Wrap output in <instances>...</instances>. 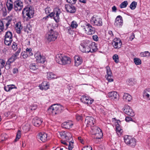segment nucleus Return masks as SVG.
Here are the masks:
<instances>
[{"label":"nucleus","mask_w":150,"mask_h":150,"mask_svg":"<svg viewBox=\"0 0 150 150\" xmlns=\"http://www.w3.org/2000/svg\"><path fill=\"white\" fill-rule=\"evenodd\" d=\"M51 9L50 7H47L45 9V12L50 17L53 16L55 21L58 22L59 20V15L61 13V10L58 8L54 9V12H51Z\"/></svg>","instance_id":"nucleus-1"},{"label":"nucleus","mask_w":150,"mask_h":150,"mask_svg":"<svg viewBox=\"0 0 150 150\" xmlns=\"http://www.w3.org/2000/svg\"><path fill=\"white\" fill-rule=\"evenodd\" d=\"M93 45L91 42L88 41H85L81 44L79 48L81 51L83 52H92L94 51L93 49L92 48V45Z\"/></svg>","instance_id":"nucleus-2"},{"label":"nucleus","mask_w":150,"mask_h":150,"mask_svg":"<svg viewBox=\"0 0 150 150\" xmlns=\"http://www.w3.org/2000/svg\"><path fill=\"white\" fill-rule=\"evenodd\" d=\"M63 108L61 105L54 104L48 109V111L50 112H51L52 115H55L60 113Z\"/></svg>","instance_id":"nucleus-3"},{"label":"nucleus","mask_w":150,"mask_h":150,"mask_svg":"<svg viewBox=\"0 0 150 150\" xmlns=\"http://www.w3.org/2000/svg\"><path fill=\"white\" fill-rule=\"evenodd\" d=\"M57 33L51 29L46 35L45 39L46 41L49 42L54 41L57 39Z\"/></svg>","instance_id":"nucleus-4"},{"label":"nucleus","mask_w":150,"mask_h":150,"mask_svg":"<svg viewBox=\"0 0 150 150\" xmlns=\"http://www.w3.org/2000/svg\"><path fill=\"white\" fill-rule=\"evenodd\" d=\"M125 142L127 145L132 147H134L136 145L135 139L130 136L125 135L124 137Z\"/></svg>","instance_id":"nucleus-5"},{"label":"nucleus","mask_w":150,"mask_h":150,"mask_svg":"<svg viewBox=\"0 0 150 150\" xmlns=\"http://www.w3.org/2000/svg\"><path fill=\"white\" fill-rule=\"evenodd\" d=\"M91 23L93 25L100 26L102 25V19L98 16H94L91 19Z\"/></svg>","instance_id":"nucleus-6"},{"label":"nucleus","mask_w":150,"mask_h":150,"mask_svg":"<svg viewBox=\"0 0 150 150\" xmlns=\"http://www.w3.org/2000/svg\"><path fill=\"white\" fill-rule=\"evenodd\" d=\"M36 61L38 63H44L46 61L45 58L44 56L42 55L40 52H37L34 54Z\"/></svg>","instance_id":"nucleus-7"},{"label":"nucleus","mask_w":150,"mask_h":150,"mask_svg":"<svg viewBox=\"0 0 150 150\" xmlns=\"http://www.w3.org/2000/svg\"><path fill=\"white\" fill-rule=\"evenodd\" d=\"M14 10L16 11H19L23 8V2L21 0H16L14 3Z\"/></svg>","instance_id":"nucleus-8"},{"label":"nucleus","mask_w":150,"mask_h":150,"mask_svg":"<svg viewBox=\"0 0 150 150\" xmlns=\"http://www.w3.org/2000/svg\"><path fill=\"white\" fill-rule=\"evenodd\" d=\"M122 110L127 115L133 116L134 115L133 110L131 107L128 105H125L123 108Z\"/></svg>","instance_id":"nucleus-9"},{"label":"nucleus","mask_w":150,"mask_h":150,"mask_svg":"<svg viewBox=\"0 0 150 150\" xmlns=\"http://www.w3.org/2000/svg\"><path fill=\"white\" fill-rule=\"evenodd\" d=\"M85 122L88 127H93L96 123L95 120L92 116L86 117Z\"/></svg>","instance_id":"nucleus-10"},{"label":"nucleus","mask_w":150,"mask_h":150,"mask_svg":"<svg viewBox=\"0 0 150 150\" xmlns=\"http://www.w3.org/2000/svg\"><path fill=\"white\" fill-rule=\"evenodd\" d=\"M108 96L111 100L116 101L119 99V95L115 91H112L109 93Z\"/></svg>","instance_id":"nucleus-11"},{"label":"nucleus","mask_w":150,"mask_h":150,"mask_svg":"<svg viewBox=\"0 0 150 150\" xmlns=\"http://www.w3.org/2000/svg\"><path fill=\"white\" fill-rule=\"evenodd\" d=\"M34 13L33 11L29 8H24L22 12L23 16L25 17L26 16L28 17H31V16H33Z\"/></svg>","instance_id":"nucleus-12"},{"label":"nucleus","mask_w":150,"mask_h":150,"mask_svg":"<svg viewBox=\"0 0 150 150\" xmlns=\"http://www.w3.org/2000/svg\"><path fill=\"white\" fill-rule=\"evenodd\" d=\"M112 44L115 48L119 49L121 47L122 43L120 39L115 38L113 40Z\"/></svg>","instance_id":"nucleus-13"},{"label":"nucleus","mask_w":150,"mask_h":150,"mask_svg":"<svg viewBox=\"0 0 150 150\" xmlns=\"http://www.w3.org/2000/svg\"><path fill=\"white\" fill-rule=\"evenodd\" d=\"M106 73L107 75L105 76V77L108 80L109 82L113 81V79L112 78V74L110 68L108 66H107L106 67Z\"/></svg>","instance_id":"nucleus-14"},{"label":"nucleus","mask_w":150,"mask_h":150,"mask_svg":"<svg viewBox=\"0 0 150 150\" xmlns=\"http://www.w3.org/2000/svg\"><path fill=\"white\" fill-rule=\"evenodd\" d=\"M37 138L39 140H40L42 142H45L47 140V135L45 132H40L38 135Z\"/></svg>","instance_id":"nucleus-15"},{"label":"nucleus","mask_w":150,"mask_h":150,"mask_svg":"<svg viewBox=\"0 0 150 150\" xmlns=\"http://www.w3.org/2000/svg\"><path fill=\"white\" fill-rule=\"evenodd\" d=\"M80 100L82 103L87 104L88 105L91 104L93 101V100H90L87 97L84 96H83L81 97Z\"/></svg>","instance_id":"nucleus-16"},{"label":"nucleus","mask_w":150,"mask_h":150,"mask_svg":"<svg viewBox=\"0 0 150 150\" xmlns=\"http://www.w3.org/2000/svg\"><path fill=\"white\" fill-rule=\"evenodd\" d=\"M42 121V120L36 117H34L32 120V122L33 123L34 125L36 127H39L41 125Z\"/></svg>","instance_id":"nucleus-17"},{"label":"nucleus","mask_w":150,"mask_h":150,"mask_svg":"<svg viewBox=\"0 0 150 150\" xmlns=\"http://www.w3.org/2000/svg\"><path fill=\"white\" fill-rule=\"evenodd\" d=\"M123 22L122 17L120 16H118L115 19V25L117 27L121 26Z\"/></svg>","instance_id":"nucleus-18"},{"label":"nucleus","mask_w":150,"mask_h":150,"mask_svg":"<svg viewBox=\"0 0 150 150\" xmlns=\"http://www.w3.org/2000/svg\"><path fill=\"white\" fill-rule=\"evenodd\" d=\"M65 8L68 12L74 13L76 11L75 8L73 5L69 4L66 5Z\"/></svg>","instance_id":"nucleus-19"},{"label":"nucleus","mask_w":150,"mask_h":150,"mask_svg":"<svg viewBox=\"0 0 150 150\" xmlns=\"http://www.w3.org/2000/svg\"><path fill=\"white\" fill-rule=\"evenodd\" d=\"M74 59L75 66H78L82 63V60L79 56H75L74 57Z\"/></svg>","instance_id":"nucleus-20"},{"label":"nucleus","mask_w":150,"mask_h":150,"mask_svg":"<svg viewBox=\"0 0 150 150\" xmlns=\"http://www.w3.org/2000/svg\"><path fill=\"white\" fill-rule=\"evenodd\" d=\"M22 28L23 26L21 22L17 23L15 25V29L17 33H20Z\"/></svg>","instance_id":"nucleus-21"},{"label":"nucleus","mask_w":150,"mask_h":150,"mask_svg":"<svg viewBox=\"0 0 150 150\" xmlns=\"http://www.w3.org/2000/svg\"><path fill=\"white\" fill-rule=\"evenodd\" d=\"M143 97L148 100H150V88L144 90L143 93Z\"/></svg>","instance_id":"nucleus-22"},{"label":"nucleus","mask_w":150,"mask_h":150,"mask_svg":"<svg viewBox=\"0 0 150 150\" xmlns=\"http://www.w3.org/2000/svg\"><path fill=\"white\" fill-rule=\"evenodd\" d=\"M64 56L60 54H58L56 56L55 59V61L58 64H62L63 62V57Z\"/></svg>","instance_id":"nucleus-23"},{"label":"nucleus","mask_w":150,"mask_h":150,"mask_svg":"<svg viewBox=\"0 0 150 150\" xmlns=\"http://www.w3.org/2000/svg\"><path fill=\"white\" fill-rule=\"evenodd\" d=\"M71 62V59L70 58L64 56L63 57V62L62 65H67L69 64H70Z\"/></svg>","instance_id":"nucleus-24"},{"label":"nucleus","mask_w":150,"mask_h":150,"mask_svg":"<svg viewBox=\"0 0 150 150\" xmlns=\"http://www.w3.org/2000/svg\"><path fill=\"white\" fill-rule=\"evenodd\" d=\"M123 99L125 101L129 102L132 100V97L128 93H125L123 96Z\"/></svg>","instance_id":"nucleus-25"},{"label":"nucleus","mask_w":150,"mask_h":150,"mask_svg":"<svg viewBox=\"0 0 150 150\" xmlns=\"http://www.w3.org/2000/svg\"><path fill=\"white\" fill-rule=\"evenodd\" d=\"M6 6L8 10L9 11H11L13 7V2L11 0H8L6 2Z\"/></svg>","instance_id":"nucleus-26"},{"label":"nucleus","mask_w":150,"mask_h":150,"mask_svg":"<svg viewBox=\"0 0 150 150\" xmlns=\"http://www.w3.org/2000/svg\"><path fill=\"white\" fill-rule=\"evenodd\" d=\"M98 130V134L95 135V138L96 139H100L102 136L103 134L101 130L99 128H97Z\"/></svg>","instance_id":"nucleus-27"},{"label":"nucleus","mask_w":150,"mask_h":150,"mask_svg":"<svg viewBox=\"0 0 150 150\" xmlns=\"http://www.w3.org/2000/svg\"><path fill=\"white\" fill-rule=\"evenodd\" d=\"M47 77L48 79H51L56 78L57 76L55 74L51 72L47 73Z\"/></svg>","instance_id":"nucleus-28"},{"label":"nucleus","mask_w":150,"mask_h":150,"mask_svg":"<svg viewBox=\"0 0 150 150\" xmlns=\"http://www.w3.org/2000/svg\"><path fill=\"white\" fill-rule=\"evenodd\" d=\"M14 88H16L14 85H7L4 87L5 90L6 91H8Z\"/></svg>","instance_id":"nucleus-29"},{"label":"nucleus","mask_w":150,"mask_h":150,"mask_svg":"<svg viewBox=\"0 0 150 150\" xmlns=\"http://www.w3.org/2000/svg\"><path fill=\"white\" fill-rule=\"evenodd\" d=\"M29 68L31 71H34L38 69V67L35 64V63H33L30 64Z\"/></svg>","instance_id":"nucleus-30"},{"label":"nucleus","mask_w":150,"mask_h":150,"mask_svg":"<svg viewBox=\"0 0 150 150\" xmlns=\"http://www.w3.org/2000/svg\"><path fill=\"white\" fill-rule=\"evenodd\" d=\"M13 40L12 38H5L4 42L5 44L7 45H9Z\"/></svg>","instance_id":"nucleus-31"},{"label":"nucleus","mask_w":150,"mask_h":150,"mask_svg":"<svg viewBox=\"0 0 150 150\" xmlns=\"http://www.w3.org/2000/svg\"><path fill=\"white\" fill-rule=\"evenodd\" d=\"M70 122H64L62 124V126L64 128L66 129H69L70 128Z\"/></svg>","instance_id":"nucleus-32"},{"label":"nucleus","mask_w":150,"mask_h":150,"mask_svg":"<svg viewBox=\"0 0 150 150\" xmlns=\"http://www.w3.org/2000/svg\"><path fill=\"white\" fill-rule=\"evenodd\" d=\"M91 25L89 24H87L84 26V29L86 33L87 34H90V32H89V29Z\"/></svg>","instance_id":"nucleus-33"},{"label":"nucleus","mask_w":150,"mask_h":150,"mask_svg":"<svg viewBox=\"0 0 150 150\" xmlns=\"http://www.w3.org/2000/svg\"><path fill=\"white\" fill-rule=\"evenodd\" d=\"M8 138V136L6 134H2L0 137V142L6 140Z\"/></svg>","instance_id":"nucleus-34"},{"label":"nucleus","mask_w":150,"mask_h":150,"mask_svg":"<svg viewBox=\"0 0 150 150\" xmlns=\"http://www.w3.org/2000/svg\"><path fill=\"white\" fill-rule=\"evenodd\" d=\"M39 87L42 90H46L49 88V85H39Z\"/></svg>","instance_id":"nucleus-35"},{"label":"nucleus","mask_w":150,"mask_h":150,"mask_svg":"<svg viewBox=\"0 0 150 150\" xmlns=\"http://www.w3.org/2000/svg\"><path fill=\"white\" fill-rule=\"evenodd\" d=\"M128 4V3L127 1H124L120 5V7L121 8H125L126 7Z\"/></svg>","instance_id":"nucleus-36"},{"label":"nucleus","mask_w":150,"mask_h":150,"mask_svg":"<svg viewBox=\"0 0 150 150\" xmlns=\"http://www.w3.org/2000/svg\"><path fill=\"white\" fill-rule=\"evenodd\" d=\"M137 3L134 1H133L130 6V8L132 10H134L136 8Z\"/></svg>","instance_id":"nucleus-37"},{"label":"nucleus","mask_w":150,"mask_h":150,"mask_svg":"<svg viewBox=\"0 0 150 150\" xmlns=\"http://www.w3.org/2000/svg\"><path fill=\"white\" fill-rule=\"evenodd\" d=\"M72 136L71 134L68 132H66V134L65 136V139L67 141L68 140L70 139L71 137Z\"/></svg>","instance_id":"nucleus-38"},{"label":"nucleus","mask_w":150,"mask_h":150,"mask_svg":"<svg viewBox=\"0 0 150 150\" xmlns=\"http://www.w3.org/2000/svg\"><path fill=\"white\" fill-rule=\"evenodd\" d=\"M21 132L20 130H18L17 132V135L16 136V139L15 140V142H16L21 137Z\"/></svg>","instance_id":"nucleus-39"},{"label":"nucleus","mask_w":150,"mask_h":150,"mask_svg":"<svg viewBox=\"0 0 150 150\" xmlns=\"http://www.w3.org/2000/svg\"><path fill=\"white\" fill-rule=\"evenodd\" d=\"M97 128L99 127L96 126L92 128V134L94 135L98 134V129Z\"/></svg>","instance_id":"nucleus-40"},{"label":"nucleus","mask_w":150,"mask_h":150,"mask_svg":"<svg viewBox=\"0 0 150 150\" xmlns=\"http://www.w3.org/2000/svg\"><path fill=\"white\" fill-rule=\"evenodd\" d=\"M141 56L143 57H148L150 55V53L148 51H145L141 52L140 53Z\"/></svg>","instance_id":"nucleus-41"},{"label":"nucleus","mask_w":150,"mask_h":150,"mask_svg":"<svg viewBox=\"0 0 150 150\" xmlns=\"http://www.w3.org/2000/svg\"><path fill=\"white\" fill-rule=\"evenodd\" d=\"M12 38V33L9 31L7 32L5 35V38Z\"/></svg>","instance_id":"nucleus-42"},{"label":"nucleus","mask_w":150,"mask_h":150,"mask_svg":"<svg viewBox=\"0 0 150 150\" xmlns=\"http://www.w3.org/2000/svg\"><path fill=\"white\" fill-rule=\"evenodd\" d=\"M16 59L15 58L12 56L8 59V61L7 62L11 64V63L14 62Z\"/></svg>","instance_id":"nucleus-43"},{"label":"nucleus","mask_w":150,"mask_h":150,"mask_svg":"<svg viewBox=\"0 0 150 150\" xmlns=\"http://www.w3.org/2000/svg\"><path fill=\"white\" fill-rule=\"evenodd\" d=\"M78 25L76 22L75 21H73L71 22L70 27H72V28H76L78 26Z\"/></svg>","instance_id":"nucleus-44"},{"label":"nucleus","mask_w":150,"mask_h":150,"mask_svg":"<svg viewBox=\"0 0 150 150\" xmlns=\"http://www.w3.org/2000/svg\"><path fill=\"white\" fill-rule=\"evenodd\" d=\"M134 60L135 64L137 65H139L141 63V60L138 58H134Z\"/></svg>","instance_id":"nucleus-45"},{"label":"nucleus","mask_w":150,"mask_h":150,"mask_svg":"<svg viewBox=\"0 0 150 150\" xmlns=\"http://www.w3.org/2000/svg\"><path fill=\"white\" fill-rule=\"evenodd\" d=\"M89 30L90 32V34H88V35H91L94 34L95 33V30L94 28H93L91 25L90 27Z\"/></svg>","instance_id":"nucleus-46"},{"label":"nucleus","mask_w":150,"mask_h":150,"mask_svg":"<svg viewBox=\"0 0 150 150\" xmlns=\"http://www.w3.org/2000/svg\"><path fill=\"white\" fill-rule=\"evenodd\" d=\"M71 27L69 26L66 28V30L70 34H72L74 32L72 29L71 28Z\"/></svg>","instance_id":"nucleus-47"},{"label":"nucleus","mask_w":150,"mask_h":150,"mask_svg":"<svg viewBox=\"0 0 150 150\" xmlns=\"http://www.w3.org/2000/svg\"><path fill=\"white\" fill-rule=\"evenodd\" d=\"M22 57L24 59L28 57L27 53L25 51L22 52L21 57Z\"/></svg>","instance_id":"nucleus-48"},{"label":"nucleus","mask_w":150,"mask_h":150,"mask_svg":"<svg viewBox=\"0 0 150 150\" xmlns=\"http://www.w3.org/2000/svg\"><path fill=\"white\" fill-rule=\"evenodd\" d=\"M113 59L116 63L119 62L118 56L117 54H115L113 56Z\"/></svg>","instance_id":"nucleus-49"},{"label":"nucleus","mask_w":150,"mask_h":150,"mask_svg":"<svg viewBox=\"0 0 150 150\" xmlns=\"http://www.w3.org/2000/svg\"><path fill=\"white\" fill-rule=\"evenodd\" d=\"M5 64V61L2 59H0V69L3 68Z\"/></svg>","instance_id":"nucleus-50"},{"label":"nucleus","mask_w":150,"mask_h":150,"mask_svg":"<svg viewBox=\"0 0 150 150\" xmlns=\"http://www.w3.org/2000/svg\"><path fill=\"white\" fill-rule=\"evenodd\" d=\"M21 50V49L19 48L18 50L12 56L17 59V57L19 55V53L20 52Z\"/></svg>","instance_id":"nucleus-51"},{"label":"nucleus","mask_w":150,"mask_h":150,"mask_svg":"<svg viewBox=\"0 0 150 150\" xmlns=\"http://www.w3.org/2000/svg\"><path fill=\"white\" fill-rule=\"evenodd\" d=\"M66 134V132L63 131L59 133V137L62 138V139H65V136Z\"/></svg>","instance_id":"nucleus-52"},{"label":"nucleus","mask_w":150,"mask_h":150,"mask_svg":"<svg viewBox=\"0 0 150 150\" xmlns=\"http://www.w3.org/2000/svg\"><path fill=\"white\" fill-rule=\"evenodd\" d=\"M68 143V148L69 150H71L73 147V142H70Z\"/></svg>","instance_id":"nucleus-53"},{"label":"nucleus","mask_w":150,"mask_h":150,"mask_svg":"<svg viewBox=\"0 0 150 150\" xmlns=\"http://www.w3.org/2000/svg\"><path fill=\"white\" fill-rule=\"evenodd\" d=\"M92 148L90 146H87L83 147L82 150H92Z\"/></svg>","instance_id":"nucleus-54"},{"label":"nucleus","mask_w":150,"mask_h":150,"mask_svg":"<svg viewBox=\"0 0 150 150\" xmlns=\"http://www.w3.org/2000/svg\"><path fill=\"white\" fill-rule=\"evenodd\" d=\"M121 130L122 129H121L120 125L119 124L117 125L116 126V131L117 132L120 133Z\"/></svg>","instance_id":"nucleus-55"},{"label":"nucleus","mask_w":150,"mask_h":150,"mask_svg":"<svg viewBox=\"0 0 150 150\" xmlns=\"http://www.w3.org/2000/svg\"><path fill=\"white\" fill-rule=\"evenodd\" d=\"M4 27L3 23L0 20V32L3 31Z\"/></svg>","instance_id":"nucleus-56"},{"label":"nucleus","mask_w":150,"mask_h":150,"mask_svg":"<svg viewBox=\"0 0 150 150\" xmlns=\"http://www.w3.org/2000/svg\"><path fill=\"white\" fill-rule=\"evenodd\" d=\"M12 49L14 50H16L17 48V44L15 42H13L12 46Z\"/></svg>","instance_id":"nucleus-57"},{"label":"nucleus","mask_w":150,"mask_h":150,"mask_svg":"<svg viewBox=\"0 0 150 150\" xmlns=\"http://www.w3.org/2000/svg\"><path fill=\"white\" fill-rule=\"evenodd\" d=\"M37 108V106L36 105L33 104V105L30 107V109L32 110H35Z\"/></svg>","instance_id":"nucleus-58"},{"label":"nucleus","mask_w":150,"mask_h":150,"mask_svg":"<svg viewBox=\"0 0 150 150\" xmlns=\"http://www.w3.org/2000/svg\"><path fill=\"white\" fill-rule=\"evenodd\" d=\"M132 118L130 116H127L126 117L125 120L127 122H129L130 121L132 120Z\"/></svg>","instance_id":"nucleus-59"},{"label":"nucleus","mask_w":150,"mask_h":150,"mask_svg":"<svg viewBox=\"0 0 150 150\" xmlns=\"http://www.w3.org/2000/svg\"><path fill=\"white\" fill-rule=\"evenodd\" d=\"M69 3H71L72 4L75 3L77 0H66Z\"/></svg>","instance_id":"nucleus-60"},{"label":"nucleus","mask_w":150,"mask_h":150,"mask_svg":"<svg viewBox=\"0 0 150 150\" xmlns=\"http://www.w3.org/2000/svg\"><path fill=\"white\" fill-rule=\"evenodd\" d=\"M11 67V64L6 62L5 68L6 69H9Z\"/></svg>","instance_id":"nucleus-61"},{"label":"nucleus","mask_w":150,"mask_h":150,"mask_svg":"<svg viewBox=\"0 0 150 150\" xmlns=\"http://www.w3.org/2000/svg\"><path fill=\"white\" fill-rule=\"evenodd\" d=\"M76 120L78 121L81 120H82V117L81 116L79 115H77L76 116Z\"/></svg>","instance_id":"nucleus-62"},{"label":"nucleus","mask_w":150,"mask_h":150,"mask_svg":"<svg viewBox=\"0 0 150 150\" xmlns=\"http://www.w3.org/2000/svg\"><path fill=\"white\" fill-rule=\"evenodd\" d=\"M93 39L95 41H97L98 40V38L97 35H94L92 36Z\"/></svg>","instance_id":"nucleus-63"},{"label":"nucleus","mask_w":150,"mask_h":150,"mask_svg":"<svg viewBox=\"0 0 150 150\" xmlns=\"http://www.w3.org/2000/svg\"><path fill=\"white\" fill-rule=\"evenodd\" d=\"M135 38V35L134 33H132V35L130 36L129 39L130 41H132Z\"/></svg>","instance_id":"nucleus-64"}]
</instances>
